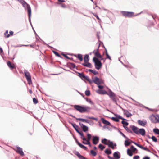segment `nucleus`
Listing matches in <instances>:
<instances>
[{
  "label": "nucleus",
  "instance_id": "a878e982",
  "mask_svg": "<svg viewBox=\"0 0 159 159\" xmlns=\"http://www.w3.org/2000/svg\"><path fill=\"white\" fill-rule=\"evenodd\" d=\"M71 125L74 127V128L76 130V131L77 132H78L79 131L78 129H79V127L78 126H77L76 124H75L71 123Z\"/></svg>",
  "mask_w": 159,
  "mask_h": 159
},
{
  "label": "nucleus",
  "instance_id": "2f4dec72",
  "mask_svg": "<svg viewBox=\"0 0 159 159\" xmlns=\"http://www.w3.org/2000/svg\"><path fill=\"white\" fill-rule=\"evenodd\" d=\"M89 72H90L91 73H93L94 75H97V74H98V72L97 71H96L94 70H92V69H89Z\"/></svg>",
  "mask_w": 159,
  "mask_h": 159
},
{
  "label": "nucleus",
  "instance_id": "dca6fc26",
  "mask_svg": "<svg viewBox=\"0 0 159 159\" xmlns=\"http://www.w3.org/2000/svg\"><path fill=\"white\" fill-rule=\"evenodd\" d=\"M122 110L123 111L124 114L127 117H129L132 116L131 114L127 110H125L123 109H122Z\"/></svg>",
  "mask_w": 159,
  "mask_h": 159
},
{
  "label": "nucleus",
  "instance_id": "c03bdc74",
  "mask_svg": "<svg viewBox=\"0 0 159 159\" xmlns=\"http://www.w3.org/2000/svg\"><path fill=\"white\" fill-rule=\"evenodd\" d=\"M85 94L87 96H89L90 94V91L89 90H87L85 92Z\"/></svg>",
  "mask_w": 159,
  "mask_h": 159
},
{
  "label": "nucleus",
  "instance_id": "13d9d810",
  "mask_svg": "<svg viewBox=\"0 0 159 159\" xmlns=\"http://www.w3.org/2000/svg\"><path fill=\"white\" fill-rule=\"evenodd\" d=\"M98 87L100 89H102L104 87L103 86L98 85Z\"/></svg>",
  "mask_w": 159,
  "mask_h": 159
},
{
  "label": "nucleus",
  "instance_id": "37998d69",
  "mask_svg": "<svg viewBox=\"0 0 159 159\" xmlns=\"http://www.w3.org/2000/svg\"><path fill=\"white\" fill-rule=\"evenodd\" d=\"M87 118L90 119L94 120H95L96 121H97L98 120V118H96L94 117H93L88 116V117H87Z\"/></svg>",
  "mask_w": 159,
  "mask_h": 159
},
{
  "label": "nucleus",
  "instance_id": "a19ab883",
  "mask_svg": "<svg viewBox=\"0 0 159 159\" xmlns=\"http://www.w3.org/2000/svg\"><path fill=\"white\" fill-rule=\"evenodd\" d=\"M4 35L5 36V37L8 38L10 36V34L8 33V31L7 30L4 33Z\"/></svg>",
  "mask_w": 159,
  "mask_h": 159
},
{
  "label": "nucleus",
  "instance_id": "39448f33",
  "mask_svg": "<svg viewBox=\"0 0 159 159\" xmlns=\"http://www.w3.org/2000/svg\"><path fill=\"white\" fill-rule=\"evenodd\" d=\"M121 13L123 16L125 17H131L134 16V13L133 12L121 11Z\"/></svg>",
  "mask_w": 159,
  "mask_h": 159
},
{
  "label": "nucleus",
  "instance_id": "4c0bfd02",
  "mask_svg": "<svg viewBox=\"0 0 159 159\" xmlns=\"http://www.w3.org/2000/svg\"><path fill=\"white\" fill-rule=\"evenodd\" d=\"M99 148L101 150H103L105 148V146L101 144H100L99 145Z\"/></svg>",
  "mask_w": 159,
  "mask_h": 159
},
{
  "label": "nucleus",
  "instance_id": "4be33fe9",
  "mask_svg": "<svg viewBox=\"0 0 159 159\" xmlns=\"http://www.w3.org/2000/svg\"><path fill=\"white\" fill-rule=\"evenodd\" d=\"M97 93L99 94H107L108 93L107 92L104 90H98L97 91Z\"/></svg>",
  "mask_w": 159,
  "mask_h": 159
},
{
  "label": "nucleus",
  "instance_id": "c9c22d12",
  "mask_svg": "<svg viewBox=\"0 0 159 159\" xmlns=\"http://www.w3.org/2000/svg\"><path fill=\"white\" fill-rule=\"evenodd\" d=\"M131 144V142L127 140H125V144L126 146H128Z\"/></svg>",
  "mask_w": 159,
  "mask_h": 159
},
{
  "label": "nucleus",
  "instance_id": "f03ea898",
  "mask_svg": "<svg viewBox=\"0 0 159 159\" xmlns=\"http://www.w3.org/2000/svg\"><path fill=\"white\" fill-rule=\"evenodd\" d=\"M93 61L95 63V68L97 70L100 69L102 66V63L98 59L95 57L93 58Z\"/></svg>",
  "mask_w": 159,
  "mask_h": 159
},
{
  "label": "nucleus",
  "instance_id": "052dcab7",
  "mask_svg": "<svg viewBox=\"0 0 159 159\" xmlns=\"http://www.w3.org/2000/svg\"><path fill=\"white\" fill-rule=\"evenodd\" d=\"M143 159H150V158L147 156L145 157Z\"/></svg>",
  "mask_w": 159,
  "mask_h": 159
},
{
  "label": "nucleus",
  "instance_id": "f257e3e1",
  "mask_svg": "<svg viewBox=\"0 0 159 159\" xmlns=\"http://www.w3.org/2000/svg\"><path fill=\"white\" fill-rule=\"evenodd\" d=\"M74 108L76 110L79 111L80 113L88 111L90 109V108L89 107L81 106L78 105H74Z\"/></svg>",
  "mask_w": 159,
  "mask_h": 159
},
{
  "label": "nucleus",
  "instance_id": "a211bd4d",
  "mask_svg": "<svg viewBox=\"0 0 159 159\" xmlns=\"http://www.w3.org/2000/svg\"><path fill=\"white\" fill-rule=\"evenodd\" d=\"M145 131L143 129H140L139 130L138 132V134H140L142 136H144L145 135Z\"/></svg>",
  "mask_w": 159,
  "mask_h": 159
},
{
  "label": "nucleus",
  "instance_id": "5fc2aeb1",
  "mask_svg": "<svg viewBox=\"0 0 159 159\" xmlns=\"http://www.w3.org/2000/svg\"><path fill=\"white\" fill-rule=\"evenodd\" d=\"M125 129L129 132H131V131L129 129V128L127 127H125Z\"/></svg>",
  "mask_w": 159,
  "mask_h": 159
},
{
  "label": "nucleus",
  "instance_id": "7c9ffc66",
  "mask_svg": "<svg viewBox=\"0 0 159 159\" xmlns=\"http://www.w3.org/2000/svg\"><path fill=\"white\" fill-rule=\"evenodd\" d=\"M127 154L130 156H132L133 155L132 151L129 149H127Z\"/></svg>",
  "mask_w": 159,
  "mask_h": 159
},
{
  "label": "nucleus",
  "instance_id": "f3484780",
  "mask_svg": "<svg viewBox=\"0 0 159 159\" xmlns=\"http://www.w3.org/2000/svg\"><path fill=\"white\" fill-rule=\"evenodd\" d=\"M7 64L8 66L11 69H12L15 68V65L12 64L10 61H8L7 62Z\"/></svg>",
  "mask_w": 159,
  "mask_h": 159
},
{
  "label": "nucleus",
  "instance_id": "774afa93",
  "mask_svg": "<svg viewBox=\"0 0 159 159\" xmlns=\"http://www.w3.org/2000/svg\"><path fill=\"white\" fill-rule=\"evenodd\" d=\"M63 55L65 57H66V58H68V57L67 56H66V55L64 54H63Z\"/></svg>",
  "mask_w": 159,
  "mask_h": 159
},
{
  "label": "nucleus",
  "instance_id": "5701e85b",
  "mask_svg": "<svg viewBox=\"0 0 159 159\" xmlns=\"http://www.w3.org/2000/svg\"><path fill=\"white\" fill-rule=\"evenodd\" d=\"M138 124L144 126L145 125L147 124V122L146 121H143V120H138Z\"/></svg>",
  "mask_w": 159,
  "mask_h": 159
},
{
  "label": "nucleus",
  "instance_id": "0eeeda50",
  "mask_svg": "<svg viewBox=\"0 0 159 159\" xmlns=\"http://www.w3.org/2000/svg\"><path fill=\"white\" fill-rule=\"evenodd\" d=\"M79 76L81 79L86 80L90 82V83H91L90 80L88 76L85 75L83 73H79Z\"/></svg>",
  "mask_w": 159,
  "mask_h": 159
},
{
  "label": "nucleus",
  "instance_id": "69168bd1",
  "mask_svg": "<svg viewBox=\"0 0 159 159\" xmlns=\"http://www.w3.org/2000/svg\"><path fill=\"white\" fill-rule=\"evenodd\" d=\"M29 93H30V94H32V90H29Z\"/></svg>",
  "mask_w": 159,
  "mask_h": 159
},
{
  "label": "nucleus",
  "instance_id": "680f3d73",
  "mask_svg": "<svg viewBox=\"0 0 159 159\" xmlns=\"http://www.w3.org/2000/svg\"><path fill=\"white\" fill-rule=\"evenodd\" d=\"M58 1L59 2H65L64 0H58Z\"/></svg>",
  "mask_w": 159,
  "mask_h": 159
},
{
  "label": "nucleus",
  "instance_id": "8fccbe9b",
  "mask_svg": "<svg viewBox=\"0 0 159 159\" xmlns=\"http://www.w3.org/2000/svg\"><path fill=\"white\" fill-rule=\"evenodd\" d=\"M33 102L34 104H37L38 102V100L36 99L35 98H33Z\"/></svg>",
  "mask_w": 159,
  "mask_h": 159
},
{
  "label": "nucleus",
  "instance_id": "6e6552de",
  "mask_svg": "<svg viewBox=\"0 0 159 159\" xmlns=\"http://www.w3.org/2000/svg\"><path fill=\"white\" fill-rule=\"evenodd\" d=\"M98 48L97 50H94L93 51V52L95 54V56L97 57V58H100L101 60H103V58H102V56L101 55L99 52L98 51Z\"/></svg>",
  "mask_w": 159,
  "mask_h": 159
},
{
  "label": "nucleus",
  "instance_id": "9d476101",
  "mask_svg": "<svg viewBox=\"0 0 159 159\" xmlns=\"http://www.w3.org/2000/svg\"><path fill=\"white\" fill-rule=\"evenodd\" d=\"M107 145H108L109 147H111L113 149L116 148V143L113 144L112 142L110 140L108 141Z\"/></svg>",
  "mask_w": 159,
  "mask_h": 159
},
{
  "label": "nucleus",
  "instance_id": "20e7f679",
  "mask_svg": "<svg viewBox=\"0 0 159 159\" xmlns=\"http://www.w3.org/2000/svg\"><path fill=\"white\" fill-rule=\"evenodd\" d=\"M25 75L26 78L28 81V84L29 85L32 84V82L31 79V77L30 75V73L27 71L26 70L24 71Z\"/></svg>",
  "mask_w": 159,
  "mask_h": 159
},
{
  "label": "nucleus",
  "instance_id": "338daca9",
  "mask_svg": "<svg viewBox=\"0 0 159 159\" xmlns=\"http://www.w3.org/2000/svg\"><path fill=\"white\" fill-rule=\"evenodd\" d=\"M108 157L109 159H113V157H112L109 156H108Z\"/></svg>",
  "mask_w": 159,
  "mask_h": 159
},
{
  "label": "nucleus",
  "instance_id": "ddd939ff",
  "mask_svg": "<svg viewBox=\"0 0 159 159\" xmlns=\"http://www.w3.org/2000/svg\"><path fill=\"white\" fill-rule=\"evenodd\" d=\"M92 137L91 135L89 134H87V138H86L85 137L83 138V140L84 141L86 142H90V139Z\"/></svg>",
  "mask_w": 159,
  "mask_h": 159
},
{
  "label": "nucleus",
  "instance_id": "bf43d9fd",
  "mask_svg": "<svg viewBox=\"0 0 159 159\" xmlns=\"http://www.w3.org/2000/svg\"><path fill=\"white\" fill-rule=\"evenodd\" d=\"M18 1L20 2V3H21V4L23 3V2H24L25 1L24 0H17Z\"/></svg>",
  "mask_w": 159,
  "mask_h": 159
},
{
  "label": "nucleus",
  "instance_id": "6ab92c4d",
  "mask_svg": "<svg viewBox=\"0 0 159 159\" xmlns=\"http://www.w3.org/2000/svg\"><path fill=\"white\" fill-rule=\"evenodd\" d=\"M131 128L133 132L136 134H138V132L139 130L138 128L134 126H131Z\"/></svg>",
  "mask_w": 159,
  "mask_h": 159
},
{
  "label": "nucleus",
  "instance_id": "423d86ee",
  "mask_svg": "<svg viewBox=\"0 0 159 159\" xmlns=\"http://www.w3.org/2000/svg\"><path fill=\"white\" fill-rule=\"evenodd\" d=\"M107 95L109 96L113 102L116 103V99L117 97L114 93L112 92H111L108 93Z\"/></svg>",
  "mask_w": 159,
  "mask_h": 159
},
{
  "label": "nucleus",
  "instance_id": "e433bc0d",
  "mask_svg": "<svg viewBox=\"0 0 159 159\" xmlns=\"http://www.w3.org/2000/svg\"><path fill=\"white\" fill-rule=\"evenodd\" d=\"M105 153L107 154H110L111 153V152L110 150L106 149L105 151Z\"/></svg>",
  "mask_w": 159,
  "mask_h": 159
},
{
  "label": "nucleus",
  "instance_id": "f8f14e48",
  "mask_svg": "<svg viewBox=\"0 0 159 159\" xmlns=\"http://www.w3.org/2000/svg\"><path fill=\"white\" fill-rule=\"evenodd\" d=\"M132 142L135 145H136L138 147H139V148H141V149H143V150H146L148 152H150V150L148 149V148L147 147H144L143 146H142L141 145L139 144H138L136 143L135 142H134L133 141H132Z\"/></svg>",
  "mask_w": 159,
  "mask_h": 159
},
{
  "label": "nucleus",
  "instance_id": "1a4fd4ad",
  "mask_svg": "<svg viewBox=\"0 0 159 159\" xmlns=\"http://www.w3.org/2000/svg\"><path fill=\"white\" fill-rule=\"evenodd\" d=\"M93 82L97 85L101 84L103 82L102 80L100 79L97 77H96L94 78L93 80Z\"/></svg>",
  "mask_w": 159,
  "mask_h": 159
},
{
  "label": "nucleus",
  "instance_id": "cd10ccee",
  "mask_svg": "<svg viewBox=\"0 0 159 159\" xmlns=\"http://www.w3.org/2000/svg\"><path fill=\"white\" fill-rule=\"evenodd\" d=\"M84 62H89V55L86 54L84 57Z\"/></svg>",
  "mask_w": 159,
  "mask_h": 159
},
{
  "label": "nucleus",
  "instance_id": "9b49d317",
  "mask_svg": "<svg viewBox=\"0 0 159 159\" xmlns=\"http://www.w3.org/2000/svg\"><path fill=\"white\" fill-rule=\"evenodd\" d=\"M99 140V137L97 136H93L92 137V142L93 144L96 145L98 144Z\"/></svg>",
  "mask_w": 159,
  "mask_h": 159
},
{
  "label": "nucleus",
  "instance_id": "412c9836",
  "mask_svg": "<svg viewBox=\"0 0 159 159\" xmlns=\"http://www.w3.org/2000/svg\"><path fill=\"white\" fill-rule=\"evenodd\" d=\"M76 143L81 148L84 149V150H86L87 149V148L84 146V145L82 144L81 143H80L77 140H76Z\"/></svg>",
  "mask_w": 159,
  "mask_h": 159
},
{
  "label": "nucleus",
  "instance_id": "603ef678",
  "mask_svg": "<svg viewBox=\"0 0 159 159\" xmlns=\"http://www.w3.org/2000/svg\"><path fill=\"white\" fill-rule=\"evenodd\" d=\"M54 53L57 56L60 57V55L59 54V53L56 52L54 51Z\"/></svg>",
  "mask_w": 159,
  "mask_h": 159
},
{
  "label": "nucleus",
  "instance_id": "09e8293b",
  "mask_svg": "<svg viewBox=\"0 0 159 159\" xmlns=\"http://www.w3.org/2000/svg\"><path fill=\"white\" fill-rule=\"evenodd\" d=\"M124 120H123V121H122L121 123L122 124L124 125H128V123L127 122L125 121Z\"/></svg>",
  "mask_w": 159,
  "mask_h": 159
},
{
  "label": "nucleus",
  "instance_id": "f704fd0d",
  "mask_svg": "<svg viewBox=\"0 0 159 159\" xmlns=\"http://www.w3.org/2000/svg\"><path fill=\"white\" fill-rule=\"evenodd\" d=\"M76 119L80 121H82L83 122L88 123V120L85 119H81V118H77Z\"/></svg>",
  "mask_w": 159,
  "mask_h": 159
},
{
  "label": "nucleus",
  "instance_id": "7ed1b4c3",
  "mask_svg": "<svg viewBox=\"0 0 159 159\" xmlns=\"http://www.w3.org/2000/svg\"><path fill=\"white\" fill-rule=\"evenodd\" d=\"M22 4L24 7L26 8L27 9L28 16L29 20H30L31 16V10L30 5L26 3L25 1H24Z\"/></svg>",
  "mask_w": 159,
  "mask_h": 159
},
{
  "label": "nucleus",
  "instance_id": "bb28decb",
  "mask_svg": "<svg viewBox=\"0 0 159 159\" xmlns=\"http://www.w3.org/2000/svg\"><path fill=\"white\" fill-rule=\"evenodd\" d=\"M76 154L80 159H87L85 157L81 155L78 152H77Z\"/></svg>",
  "mask_w": 159,
  "mask_h": 159
},
{
  "label": "nucleus",
  "instance_id": "ea45409f",
  "mask_svg": "<svg viewBox=\"0 0 159 159\" xmlns=\"http://www.w3.org/2000/svg\"><path fill=\"white\" fill-rule=\"evenodd\" d=\"M78 132L81 136V138L83 140V138H85V137L84 136V134L83 132H80V131L78 132Z\"/></svg>",
  "mask_w": 159,
  "mask_h": 159
},
{
  "label": "nucleus",
  "instance_id": "4468645a",
  "mask_svg": "<svg viewBox=\"0 0 159 159\" xmlns=\"http://www.w3.org/2000/svg\"><path fill=\"white\" fill-rule=\"evenodd\" d=\"M117 118L114 117H112V119L113 121H114L116 122H119V119H121L122 120H125L124 118H123L122 117L118 115L117 116Z\"/></svg>",
  "mask_w": 159,
  "mask_h": 159
},
{
  "label": "nucleus",
  "instance_id": "393cba45",
  "mask_svg": "<svg viewBox=\"0 0 159 159\" xmlns=\"http://www.w3.org/2000/svg\"><path fill=\"white\" fill-rule=\"evenodd\" d=\"M82 127L83 130L84 132H86L88 131V128L86 126H85L82 124Z\"/></svg>",
  "mask_w": 159,
  "mask_h": 159
},
{
  "label": "nucleus",
  "instance_id": "58836bf2",
  "mask_svg": "<svg viewBox=\"0 0 159 159\" xmlns=\"http://www.w3.org/2000/svg\"><path fill=\"white\" fill-rule=\"evenodd\" d=\"M153 131L155 133L159 134V129H154Z\"/></svg>",
  "mask_w": 159,
  "mask_h": 159
},
{
  "label": "nucleus",
  "instance_id": "c85d7f7f",
  "mask_svg": "<svg viewBox=\"0 0 159 159\" xmlns=\"http://www.w3.org/2000/svg\"><path fill=\"white\" fill-rule=\"evenodd\" d=\"M113 156L115 158L117 159H119L120 158V156L119 155L118 152H115L113 154Z\"/></svg>",
  "mask_w": 159,
  "mask_h": 159
},
{
  "label": "nucleus",
  "instance_id": "a18cd8bd",
  "mask_svg": "<svg viewBox=\"0 0 159 159\" xmlns=\"http://www.w3.org/2000/svg\"><path fill=\"white\" fill-rule=\"evenodd\" d=\"M153 117L154 118H155L157 122L159 121V116H158L156 115L155 116H154Z\"/></svg>",
  "mask_w": 159,
  "mask_h": 159
},
{
  "label": "nucleus",
  "instance_id": "4d7b16f0",
  "mask_svg": "<svg viewBox=\"0 0 159 159\" xmlns=\"http://www.w3.org/2000/svg\"><path fill=\"white\" fill-rule=\"evenodd\" d=\"M10 36L11 35L12 36L13 35V32L12 31H11L9 32V34Z\"/></svg>",
  "mask_w": 159,
  "mask_h": 159
},
{
  "label": "nucleus",
  "instance_id": "49530a36",
  "mask_svg": "<svg viewBox=\"0 0 159 159\" xmlns=\"http://www.w3.org/2000/svg\"><path fill=\"white\" fill-rule=\"evenodd\" d=\"M131 148L132 150V152H134L136 151L137 150V149L135 148L133 146H131Z\"/></svg>",
  "mask_w": 159,
  "mask_h": 159
},
{
  "label": "nucleus",
  "instance_id": "3c124183",
  "mask_svg": "<svg viewBox=\"0 0 159 159\" xmlns=\"http://www.w3.org/2000/svg\"><path fill=\"white\" fill-rule=\"evenodd\" d=\"M106 55L107 56V58H108L110 60H111V57L110 56L108 55L107 51H106Z\"/></svg>",
  "mask_w": 159,
  "mask_h": 159
},
{
  "label": "nucleus",
  "instance_id": "2eb2a0df",
  "mask_svg": "<svg viewBox=\"0 0 159 159\" xmlns=\"http://www.w3.org/2000/svg\"><path fill=\"white\" fill-rule=\"evenodd\" d=\"M16 151L21 156H23L24 155V152H23L22 149L20 147H17Z\"/></svg>",
  "mask_w": 159,
  "mask_h": 159
},
{
  "label": "nucleus",
  "instance_id": "de8ad7c7",
  "mask_svg": "<svg viewBox=\"0 0 159 159\" xmlns=\"http://www.w3.org/2000/svg\"><path fill=\"white\" fill-rule=\"evenodd\" d=\"M151 139L154 142H157V138L154 136H152L151 137Z\"/></svg>",
  "mask_w": 159,
  "mask_h": 159
},
{
  "label": "nucleus",
  "instance_id": "e2e57ef3",
  "mask_svg": "<svg viewBox=\"0 0 159 159\" xmlns=\"http://www.w3.org/2000/svg\"><path fill=\"white\" fill-rule=\"evenodd\" d=\"M61 7L63 8H65L66 7V5L64 4H62L61 5Z\"/></svg>",
  "mask_w": 159,
  "mask_h": 159
},
{
  "label": "nucleus",
  "instance_id": "c756f323",
  "mask_svg": "<svg viewBox=\"0 0 159 159\" xmlns=\"http://www.w3.org/2000/svg\"><path fill=\"white\" fill-rule=\"evenodd\" d=\"M76 57L79 59L81 61L83 60L82 55L81 54H77Z\"/></svg>",
  "mask_w": 159,
  "mask_h": 159
},
{
  "label": "nucleus",
  "instance_id": "79ce46f5",
  "mask_svg": "<svg viewBox=\"0 0 159 159\" xmlns=\"http://www.w3.org/2000/svg\"><path fill=\"white\" fill-rule=\"evenodd\" d=\"M82 143L84 144H87V145H89V146L90 147H91V144L90 143V142H86L85 141H83L82 142Z\"/></svg>",
  "mask_w": 159,
  "mask_h": 159
},
{
  "label": "nucleus",
  "instance_id": "473e14b6",
  "mask_svg": "<svg viewBox=\"0 0 159 159\" xmlns=\"http://www.w3.org/2000/svg\"><path fill=\"white\" fill-rule=\"evenodd\" d=\"M90 152L93 156H95L97 155L96 152L93 150H91L90 151Z\"/></svg>",
  "mask_w": 159,
  "mask_h": 159
},
{
  "label": "nucleus",
  "instance_id": "aec40b11",
  "mask_svg": "<svg viewBox=\"0 0 159 159\" xmlns=\"http://www.w3.org/2000/svg\"><path fill=\"white\" fill-rule=\"evenodd\" d=\"M82 65L84 66H86V67H89L90 68H92V66L91 63H90L88 62H84V63H83L82 64Z\"/></svg>",
  "mask_w": 159,
  "mask_h": 159
},
{
  "label": "nucleus",
  "instance_id": "6e6d98bb",
  "mask_svg": "<svg viewBox=\"0 0 159 159\" xmlns=\"http://www.w3.org/2000/svg\"><path fill=\"white\" fill-rule=\"evenodd\" d=\"M121 134V135L125 138L128 139V140H130L129 139L127 138V137L125 136L122 133L120 132Z\"/></svg>",
  "mask_w": 159,
  "mask_h": 159
},
{
  "label": "nucleus",
  "instance_id": "0e129e2a",
  "mask_svg": "<svg viewBox=\"0 0 159 159\" xmlns=\"http://www.w3.org/2000/svg\"><path fill=\"white\" fill-rule=\"evenodd\" d=\"M88 102L90 103L91 104H93V102H92V101L91 100H89V101H88Z\"/></svg>",
  "mask_w": 159,
  "mask_h": 159
},
{
  "label": "nucleus",
  "instance_id": "72a5a7b5",
  "mask_svg": "<svg viewBox=\"0 0 159 159\" xmlns=\"http://www.w3.org/2000/svg\"><path fill=\"white\" fill-rule=\"evenodd\" d=\"M108 141L105 138L102 140V142L104 144L107 145V142H108Z\"/></svg>",
  "mask_w": 159,
  "mask_h": 159
},
{
  "label": "nucleus",
  "instance_id": "864d4df0",
  "mask_svg": "<svg viewBox=\"0 0 159 159\" xmlns=\"http://www.w3.org/2000/svg\"><path fill=\"white\" fill-rule=\"evenodd\" d=\"M139 156L138 155L134 156L133 157V159H139Z\"/></svg>",
  "mask_w": 159,
  "mask_h": 159
},
{
  "label": "nucleus",
  "instance_id": "b1692460",
  "mask_svg": "<svg viewBox=\"0 0 159 159\" xmlns=\"http://www.w3.org/2000/svg\"><path fill=\"white\" fill-rule=\"evenodd\" d=\"M101 120L102 122L104 124L107 125H109L110 124V123L109 121L105 120L103 118H102Z\"/></svg>",
  "mask_w": 159,
  "mask_h": 159
}]
</instances>
